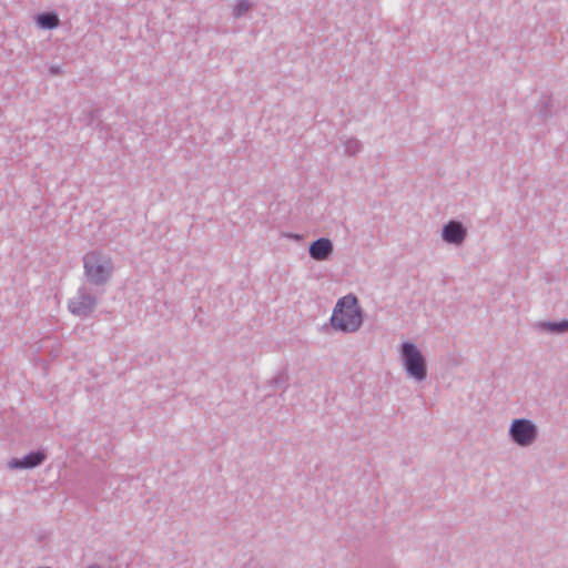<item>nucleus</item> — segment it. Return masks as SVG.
<instances>
[{"label":"nucleus","instance_id":"1","mask_svg":"<svg viewBox=\"0 0 568 568\" xmlns=\"http://www.w3.org/2000/svg\"><path fill=\"white\" fill-rule=\"evenodd\" d=\"M362 321L361 307L353 295H346L337 302L331 318L333 327L344 332L357 331Z\"/></svg>","mask_w":568,"mask_h":568},{"label":"nucleus","instance_id":"2","mask_svg":"<svg viewBox=\"0 0 568 568\" xmlns=\"http://www.w3.org/2000/svg\"><path fill=\"white\" fill-rule=\"evenodd\" d=\"M84 271L87 277L94 284H104L112 271L109 258L91 252L84 257Z\"/></svg>","mask_w":568,"mask_h":568},{"label":"nucleus","instance_id":"10","mask_svg":"<svg viewBox=\"0 0 568 568\" xmlns=\"http://www.w3.org/2000/svg\"><path fill=\"white\" fill-rule=\"evenodd\" d=\"M250 3L248 1L246 0H240L235 6H234V16L235 17H240L242 14H244L245 12H247L250 10Z\"/></svg>","mask_w":568,"mask_h":568},{"label":"nucleus","instance_id":"5","mask_svg":"<svg viewBox=\"0 0 568 568\" xmlns=\"http://www.w3.org/2000/svg\"><path fill=\"white\" fill-rule=\"evenodd\" d=\"M466 235V230L459 222H449L443 230V239L448 243L460 244Z\"/></svg>","mask_w":568,"mask_h":568},{"label":"nucleus","instance_id":"9","mask_svg":"<svg viewBox=\"0 0 568 568\" xmlns=\"http://www.w3.org/2000/svg\"><path fill=\"white\" fill-rule=\"evenodd\" d=\"M37 22L41 28L53 29L59 26V18L55 13H42L38 16Z\"/></svg>","mask_w":568,"mask_h":568},{"label":"nucleus","instance_id":"8","mask_svg":"<svg viewBox=\"0 0 568 568\" xmlns=\"http://www.w3.org/2000/svg\"><path fill=\"white\" fill-rule=\"evenodd\" d=\"M94 301L88 295H79L69 303L70 311L75 315H85L93 307Z\"/></svg>","mask_w":568,"mask_h":568},{"label":"nucleus","instance_id":"7","mask_svg":"<svg viewBox=\"0 0 568 568\" xmlns=\"http://www.w3.org/2000/svg\"><path fill=\"white\" fill-rule=\"evenodd\" d=\"M333 251L332 242L327 239H320L310 246V254L314 260L323 261L328 257Z\"/></svg>","mask_w":568,"mask_h":568},{"label":"nucleus","instance_id":"3","mask_svg":"<svg viewBox=\"0 0 568 568\" xmlns=\"http://www.w3.org/2000/svg\"><path fill=\"white\" fill-rule=\"evenodd\" d=\"M402 356L408 374L418 381H423L426 377V363L419 349L414 344L404 343Z\"/></svg>","mask_w":568,"mask_h":568},{"label":"nucleus","instance_id":"4","mask_svg":"<svg viewBox=\"0 0 568 568\" xmlns=\"http://www.w3.org/2000/svg\"><path fill=\"white\" fill-rule=\"evenodd\" d=\"M510 433L517 444L527 446L535 439L536 428L526 419H517L513 423Z\"/></svg>","mask_w":568,"mask_h":568},{"label":"nucleus","instance_id":"11","mask_svg":"<svg viewBox=\"0 0 568 568\" xmlns=\"http://www.w3.org/2000/svg\"><path fill=\"white\" fill-rule=\"evenodd\" d=\"M545 326L550 332H564L568 329V321H562L560 323H547Z\"/></svg>","mask_w":568,"mask_h":568},{"label":"nucleus","instance_id":"6","mask_svg":"<svg viewBox=\"0 0 568 568\" xmlns=\"http://www.w3.org/2000/svg\"><path fill=\"white\" fill-rule=\"evenodd\" d=\"M45 458L44 453L36 452L24 456L22 459H12L9 462V467L16 468H32L40 465Z\"/></svg>","mask_w":568,"mask_h":568}]
</instances>
